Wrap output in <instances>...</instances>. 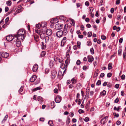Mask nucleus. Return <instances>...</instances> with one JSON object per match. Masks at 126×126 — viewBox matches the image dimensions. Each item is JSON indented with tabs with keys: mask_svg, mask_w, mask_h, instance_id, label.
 I'll list each match as a JSON object with an SVG mask.
<instances>
[{
	"mask_svg": "<svg viewBox=\"0 0 126 126\" xmlns=\"http://www.w3.org/2000/svg\"><path fill=\"white\" fill-rule=\"evenodd\" d=\"M40 35L41 39H45L46 43L48 42L49 39V37L48 36H46L45 33H42Z\"/></svg>",
	"mask_w": 126,
	"mask_h": 126,
	"instance_id": "nucleus-1",
	"label": "nucleus"
},
{
	"mask_svg": "<svg viewBox=\"0 0 126 126\" xmlns=\"http://www.w3.org/2000/svg\"><path fill=\"white\" fill-rule=\"evenodd\" d=\"M57 74V72L55 69L52 70L51 72L50 75L51 77V79H54L56 78Z\"/></svg>",
	"mask_w": 126,
	"mask_h": 126,
	"instance_id": "nucleus-2",
	"label": "nucleus"
},
{
	"mask_svg": "<svg viewBox=\"0 0 126 126\" xmlns=\"http://www.w3.org/2000/svg\"><path fill=\"white\" fill-rule=\"evenodd\" d=\"M67 38L66 37H64L63 38L61 43V46L62 47H63L64 46L67 41Z\"/></svg>",
	"mask_w": 126,
	"mask_h": 126,
	"instance_id": "nucleus-3",
	"label": "nucleus"
},
{
	"mask_svg": "<svg viewBox=\"0 0 126 126\" xmlns=\"http://www.w3.org/2000/svg\"><path fill=\"white\" fill-rule=\"evenodd\" d=\"M14 36L17 38L16 40H18L20 41H22V40L25 39V36L24 35L22 36L18 34L15 35H14Z\"/></svg>",
	"mask_w": 126,
	"mask_h": 126,
	"instance_id": "nucleus-4",
	"label": "nucleus"
},
{
	"mask_svg": "<svg viewBox=\"0 0 126 126\" xmlns=\"http://www.w3.org/2000/svg\"><path fill=\"white\" fill-rule=\"evenodd\" d=\"M0 55L2 57L5 58H7L9 56V54L8 53L3 51L0 52Z\"/></svg>",
	"mask_w": 126,
	"mask_h": 126,
	"instance_id": "nucleus-5",
	"label": "nucleus"
},
{
	"mask_svg": "<svg viewBox=\"0 0 126 126\" xmlns=\"http://www.w3.org/2000/svg\"><path fill=\"white\" fill-rule=\"evenodd\" d=\"M25 33V31L23 29H19L17 32V34L22 35V36L24 35Z\"/></svg>",
	"mask_w": 126,
	"mask_h": 126,
	"instance_id": "nucleus-6",
	"label": "nucleus"
},
{
	"mask_svg": "<svg viewBox=\"0 0 126 126\" xmlns=\"http://www.w3.org/2000/svg\"><path fill=\"white\" fill-rule=\"evenodd\" d=\"M63 25L62 24L58 23L56 24L55 26V27L56 29L58 30L62 29V28L63 27Z\"/></svg>",
	"mask_w": 126,
	"mask_h": 126,
	"instance_id": "nucleus-7",
	"label": "nucleus"
},
{
	"mask_svg": "<svg viewBox=\"0 0 126 126\" xmlns=\"http://www.w3.org/2000/svg\"><path fill=\"white\" fill-rule=\"evenodd\" d=\"M63 74H62V72L60 70L59 71L57 75V78L59 79V80H60L63 78Z\"/></svg>",
	"mask_w": 126,
	"mask_h": 126,
	"instance_id": "nucleus-8",
	"label": "nucleus"
},
{
	"mask_svg": "<svg viewBox=\"0 0 126 126\" xmlns=\"http://www.w3.org/2000/svg\"><path fill=\"white\" fill-rule=\"evenodd\" d=\"M68 27L67 25H65L63 30V33L64 34H66L68 33Z\"/></svg>",
	"mask_w": 126,
	"mask_h": 126,
	"instance_id": "nucleus-9",
	"label": "nucleus"
},
{
	"mask_svg": "<svg viewBox=\"0 0 126 126\" xmlns=\"http://www.w3.org/2000/svg\"><path fill=\"white\" fill-rule=\"evenodd\" d=\"M63 34V32L62 31H59L56 33L57 36L59 38L62 37Z\"/></svg>",
	"mask_w": 126,
	"mask_h": 126,
	"instance_id": "nucleus-10",
	"label": "nucleus"
},
{
	"mask_svg": "<svg viewBox=\"0 0 126 126\" xmlns=\"http://www.w3.org/2000/svg\"><path fill=\"white\" fill-rule=\"evenodd\" d=\"M87 59L88 61L90 63H92L94 59L93 57L91 55H89L88 56Z\"/></svg>",
	"mask_w": 126,
	"mask_h": 126,
	"instance_id": "nucleus-11",
	"label": "nucleus"
},
{
	"mask_svg": "<svg viewBox=\"0 0 126 126\" xmlns=\"http://www.w3.org/2000/svg\"><path fill=\"white\" fill-rule=\"evenodd\" d=\"M6 38V40L10 42L12 41L14 38V37L11 35H10L8 36H7Z\"/></svg>",
	"mask_w": 126,
	"mask_h": 126,
	"instance_id": "nucleus-12",
	"label": "nucleus"
},
{
	"mask_svg": "<svg viewBox=\"0 0 126 126\" xmlns=\"http://www.w3.org/2000/svg\"><path fill=\"white\" fill-rule=\"evenodd\" d=\"M61 97L60 96L57 95L55 99V101L56 103H59L61 101Z\"/></svg>",
	"mask_w": 126,
	"mask_h": 126,
	"instance_id": "nucleus-13",
	"label": "nucleus"
},
{
	"mask_svg": "<svg viewBox=\"0 0 126 126\" xmlns=\"http://www.w3.org/2000/svg\"><path fill=\"white\" fill-rule=\"evenodd\" d=\"M37 76L36 75H32L30 79V81L31 82H33L36 79Z\"/></svg>",
	"mask_w": 126,
	"mask_h": 126,
	"instance_id": "nucleus-14",
	"label": "nucleus"
},
{
	"mask_svg": "<svg viewBox=\"0 0 126 126\" xmlns=\"http://www.w3.org/2000/svg\"><path fill=\"white\" fill-rule=\"evenodd\" d=\"M46 34L49 36L51 35L52 34V32L51 30L50 29H47L46 31Z\"/></svg>",
	"mask_w": 126,
	"mask_h": 126,
	"instance_id": "nucleus-15",
	"label": "nucleus"
},
{
	"mask_svg": "<svg viewBox=\"0 0 126 126\" xmlns=\"http://www.w3.org/2000/svg\"><path fill=\"white\" fill-rule=\"evenodd\" d=\"M38 68V65L36 64H35L33 66L32 71L34 72H36Z\"/></svg>",
	"mask_w": 126,
	"mask_h": 126,
	"instance_id": "nucleus-16",
	"label": "nucleus"
},
{
	"mask_svg": "<svg viewBox=\"0 0 126 126\" xmlns=\"http://www.w3.org/2000/svg\"><path fill=\"white\" fill-rule=\"evenodd\" d=\"M67 67V66L66 64H65L64 63H62L60 66L61 68L63 69H65L66 70Z\"/></svg>",
	"mask_w": 126,
	"mask_h": 126,
	"instance_id": "nucleus-17",
	"label": "nucleus"
},
{
	"mask_svg": "<svg viewBox=\"0 0 126 126\" xmlns=\"http://www.w3.org/2000/svg\"><path fill=\"white\" fill-rule=\"evenodd\" d=\"M70 56H66V59L65 60V64L67 66L68 64L69 63L70 61Z\"/></svg>",
	"mask_w": 126,
	"mask_h": 126,
	"instance_id": "nucleus-18",
	"label": "nucleus"
},
{
	"mask_svg": "<svg viewBox=\"0 0 126 126\" xmlns=\"http://www.w3.org/2000/svg\"><path fill=\"white\" fill-rule=\"evenodd\" d=\"M24 8L23 7H21L20 8V7H18V9L17 10L16 12V14L18 13L21 12H22Z\"/></svg>",
	"mask_w": 126,
	"mask_h": 126,
	"instance_id": "nucleus-19",
	"label": "nucleus"
},
{
	"mask_svg": "<svg viewBox=\"0 0 126 126\" xmlns=\"http://www.w3.org/2000/svg\"><path fill=\"white\" fill-rule=\"evenodd\" d=\"M21 41L18 40H16V45L17 47H20L21 44Z\"/></svg>",
	"mask_w": 126,
	"mask_h": 126,
	"instance_id": "nucleus-20",
	"label": "nucleus"
},
{
	"mask_svg": "<svg viewBox=\"0 0 126 126\" xmlns=\"http://www.w3.org/2000/svg\"><path fill=\"white\" fill-rule=\"evenodd\" d=\"M58 22L57 18H53L50 21V22L53 24L56 23Z\"/></svg>",
	"mask_w": 126,
	"mask_h": 126,
	"instance_id": "nucleus-21",
	"label": "nucleus"
},
{
	"mask_svg": "<svg viewBox=\"0 0 126 126\" xmlns=\"http://www.w3.org/2000/svg\"><path fill=\"white\" fill-rule=\"evenodd\" d=\"M41 26L42 27H46L47 25V23L46 22H42L41 23Z\"/></svg>",
	"mask_w": 126,
	"mask_h": 126,
	"instance_id": "nucleus-22",
	"label": "nucleus"
},
{
	"mask_svg": "<svg viewBox=\"0 0 126 126\" xmlns=\"http://www.w3.org/2000/svg\"><path fill=\"white\" fill-rule=\"evenodd\" d=\"M105 117H104L101 119L100 121V123L101 124L104 125L106 122V119H105Z\"/></svg>",
	"mask_w": 126,
	"mask_h": 126,
	"instance_id": "nucleus-23",
	"label": "nucleus"
},
{
	"mask_svg": "<svg viewBox=\"0 0 126 126\" xmlns=\"http://www.w3.org/2000/svg\"><path fill=\"white\" fill-rule=\"evenodd\" d=\"M42 48L43 49H45L46 48V44L44 43L43 42H41Z\"/></svg>",
	"mask_w": 126,
	"mask_h": 126,
	"instance_id": "nucleus-24",
	"label": "nucleus"
},
{
	"mask_svg": "<svg viewBox=\"0 0 126 126\" xmlns=\"http://www.w3.org/2000/svg\"><path fill=\"white\" fill-rule=\"evenodd\" d=\"M37 99L40 102H42L43 101V98L41 96H39L37 97Z\"/></svg>",
	"mask_w": 126,
	"mask_h": 126,
	"instance_id": "nucleus-25",
	"label": "nucleus"
},
{
	"mask_svg": "<svg viewBox=\"0 0 126 126\" xmlns=\"http://www.w3.org/2000/svg\"><path fill=\"white\" fill-rule=\"evenodd\" d=\"M72 83L73 84H75L77 82V80L74 78H72L71 80Z\"/></svg>",
	"mask_w": 126,
	"mask_h": 126,
	"instance_id": "nucleus-26",
	"label": "nucleus"
},
{
	"mask_svg": "<svg viewBox=\"0 0 126 126\" xmlns=\"http://www.w3.org/2000/svg\"><path fill=\"white\" fill-rule=\"evenodd\" d=\"M54 64V62L53 61H50L49 63V65L50 67H52Z\"/></svg>",
	"mask_w": 126,
	"mask_h": 126,
	"instance_id": "nucleus-27",
	"label": "nucleus"
},
{
	"mask_svg": "<svg viewBox=\"0 0 126 126\" xmlns=\"http://www.w3.org/2000/svg\"><path fill=\"white\" fill-rule=\"evenodd\" d=\"M112 63H110L108 65V69L109 70H110L112 68Z\"/></svg>",
	"mask_w": 126,
	"mask_h": 126,
	"instance_id": "nucleus-28",
	"label": "nucleus"
},
{
	"mask_svg": "<svg viewBox=\"0 0 126 126\" xmlns=\"http://www.w3.org/2000/svg\"><path fill=\"white\" fill-rule=\"evenodd\" d=\"M86 92L88 93L86 94V97L87 98V99H88L89 97V93L90 92V89H86Z\"/></svg>",
	"mask_w": 126,
	"mask_h": 126,
	"instance_id": "nucleus-29",
	"label": "nucleus"
},
{
	"mask_svg": "<svg viewBox=\"0 0 126 126\" xmlns=\"http://www.w3.org/2000/svg\"><path fill=\"white\" fill-rule=\"evenodd\" d=\"M35 32L39 35H40L42 33V31H41L40 30V29H37V30H36Z\"/></svg>",
	"mask_w": 126,
	"mask_h": 126,
	"instance_id": "nucleus-30",
	"label": "nucleus"
},
{
	"mask_svg": "<svg viewBox=\"0 0 126 126\" xmlns=\"http://www.w3.org/2000/svg\"><path fill=\"white\" fill-rule=\"evenodd\" d=\"M8 116L7 115H6L4 117L3 119V120L2 121V123H3L5 122V121L7 120L8 117Z\"/></svg>",
	"mask_w": 126,
	"mask_h": 126,
	"instance_id": "nucleus-31",
	"label": "nucleus"
},
{
	"mask_svg": "<svg viewBox=\"0 0 126 126\" xmlns=\"http://www.w3.org/2000/svg\"><path fill=\"white\" fill-rule=\"evenodd\" d=\"M85 108L87 111H88L89 109V104L87 103L85 106Z\"/></svg>",
	"mask_w": 126,
	"mask_h": 126,
	"instance_id": "nucleus-32",
	"label": "nucleus"
},
{
	"mask_svg": "<svg viewBox=\"0 0 126 126\" xmlns=\"http://www.w3.org/2000/svg\"><path fill=\"white\" fill-rule=\"evenodd\" d=\"M48 124L50 126H53L54 125L53 121L51 120H49L48 122Z\"/></svg>",
	"mask_w": 126,
	"mask_h": 126,
	"instance_id": "nucleus-33",
	"label": "nucleus"
},
{
	"mask_svg": "<svg viewBox=\"0 0 126 126\" xmlns=\"http://www.w3.org/2000/svg\"><path fill=\"white\" fill-rule=\"evenodd\" d=\"M70 119L69 117H68L67 118V120L66 121V123L67 125L69 124L70 122Z\"/></svg>",
	"mask_w": 126,
	"mask_h": 126,
	"instance_id": "nucleus-34",
	"label": "nucleus"
},
{
	"mask_svg": "<svg viewBox=\"0 0 126 126\" xmlns=\"http://www.w3.org/2000/svg\"><path fill=\"white\" fill-rule=\"evenodd\" d=\"M80 45H81V43L80 42L78 41L77 42V47H78L79 48H80Z\"/></svg>",
	"mask_w": 126,
	"mask_h": 126,
	"instance_id": "nucleus-35",
	"label": "nucleus"
},
{
	"mask_svg": "<svg viewBox=\"0 0 126 126\" xmlns=\"http://www.w3.org/2000/svg\"><path fill=\"white\" fill-rule=\"evenodd\" d=\"M42 89L40 87H37L35 88L33 90V91H35L38 90H40Z\"/></svg>",
	"mask_w": 126,
	"mask_h": 126,
	"instance_id": "nucleus-36",
	"label": "nucleus"
},
{
	"mask_svg": "<svg viewBox=\"0 0 126 126\" xmlns=\"http://www.w3.org/2000/svg\"><path fill=\"white\" fill-rule=\"evenodd\" d=\"M106 93L105 90H104L103 91L101 92L100 94V95H105L106 94Z\"/></svg>",
	"mask_w": 126,
	"mask_h": 126,
	"instance_id": "nucleus-37",
	"label": "nucleus"
},
{
	"mask_svg": "<svg viewBox=\"0 0 126 126\" xmlns=\"http://www.w3.org/2000/svg\"><path fill=\"white\" fill-rule=\"evenodd\" d=\"M90 50L91 54L93 55L94 54V51L93 47L91 48Z\"/></svg>",
	"mask_w": 126,
	"mask_h": 126,
	"instance_id": "nucleus-38",
	"label": "nucleus"
},
{
	"mask_svg": "<svg viewBox=\"0 0 126 126\" xmlns=\"http://www.w3.org/2000/svg\"><path fill=\"white\" fill-rule=\"evenodd\" d=\"M40 82V80L39 79H37L36 81L34 82V84L35 85H37Z\"/></svg>",
	"mask_w": 126,
	"mask_h": 126,
	"instance_id": "nucleus-39",
	"label": "nucleus"
},
{
	"mask_svg": "<svg viewBox=\"0 0 126 126\" xmlns=\"http://www.w3.org/2000/svg\"><path fill=\"white\" fill-rule=\"evenodd\" d=\"M6 4L7 5L10 6L11 5L12 2L10 0H8L6 2Z\"/></svg>",
	"mask_w": 126,
	"mask_h": 126,
	"instance_id": "nucleus-40",
	"label": "nucleus"
},
{
	"mask_svg": "<svg viewBox=\"0 0 126 126\" xmlns=\"http://www.w3.org/2000/svg\"><path fill=\"white\" fill-rule=\"evenodd\" d=\"M46 53L45 51H42L41 54V56L42 57H44L46 54Z\"/></svg>",
	"mask_w": 126,
	"mask_h": 126,
	"instance_id": "nucleus-41",
	"label": "nucleus"
},
{
	"mask_svg": "<svg viewBox=\"0 0 126 126\" xmlns=\"http://www.w3.org/2000/svg\"><path fill=\"white\" fill-rule=\"evenodd\" d=\"M92 43L90 41H88L87 43V45L88 46H90L92 45Z\"/></svg>",
	"mask_w": 126,
	"mask_h": 126,
	"instance_id": "nucleus-42",
	"label": "nucleus"
},
{
	"mask_svg": "<svg viewBox=\"0 0 126 126\" xmlns=\"http://www.w3.org/2000/svg\"><path fill=\"white\" fill-rule=\"evenodd\" d=\"M70 51V49H68L67 50L66 53V56H70L69 52Z\"/></svg>",
	"mask_w": 126,
	"mask_h": 126,
	"instance_id": "nucleus-43",
	"label": "nucleus"
},
{
	"mask_svg": "<svg viewBox=\"0 0 126 126\" xmlns=\"http://www.w3.org/2000/svg\"><path fill=\"white\" fill-rule=\"evenodd\" d=\"M36 28H37L38 29H39L40 27H41V24L39 23L38 24H36Z\"/></svg>",
	"mask_w": 126,
	"mask_h": 126,
	"instance_id": "nucleus-44",
	"label": "nucleus"
},
{
	"mask_svg": "<svg viewBox=\"0 0 126 126\" xmlns=\"http://www.w3.org/2000/svg\"><path fill=\"white\" fill-rule=\"evenodd\" d=\"M122 49H119L118 51V54L119 55L121 56V53L122 52Z\"/></svg>",
	"mask_w": 126,
	"mask_h": 126,
	"instance_id": "nucleus-45",
	"label": "nucleus"
},
{
	"mask_svg": "<svg viewBox=\"0 0 126 126\" xmlns=\"http://www.w3.org/2000/svg\"><path fill=\"white\" fill-rule=\"evenodd\" d=\"M58 44L57 42H56L55 43V45L54 47L56 49L58 47Z\"/></svg>",
	"mask_w": 126,
	"mask_h": 126,
	"instance_id": "nucleus-46",
	"label": "nucleus"
},
{
	"mask_svg": "<svg viewBox=\"0 0 126 126\" xmlns=\"http://www.w3.org/2000/svg\"><path fill=\"white\" fill-rule=\"evenodd\" d=\"M101 81L100 80H98L96 83V85L98 86L101 85Z\"/></svg>",
	"mask_w": 126,
	"mask_h": 126,
	"instance_id": "nucleus-47",
	"label": "nucleus"
},
{
	"mask_svg": "<svg viewBox=\"0 0 126 126\" xmlns=\"http://www.w3.org/2000/svg\"><path fill=\"white\" fill-rule=\"evenodd\" d=\"M92 33L91 32H89L88 33V36L89 37H90L92 35Z\"/></svg>",
	"mask_w": 126,
	"mask_h": 126,
	"instance_id": "nucleus-48",
	"label": "nucleus"
},
{
	"mask_svg": "<svg viewBox=\"0 0 126 126\" xmlns=\"http://www.w3.org/2000/svg\"><path fill=\"white\" fill-rule=\"evenodd\" d=\"M49 72V70L48 68H46L45 70V74H47Z\"/></svg>",
	"mask_w": 126,
	"mask_h": 126,
	"instance_id": "nucleus-49",
	"label": "nucleus"
},
{
	"mask_svg": "<svg viewBox=\"0 0 126 126\" xmlns=\"http://www.w3.org/2000/svg\"><path fill=\"white\" fill-rule=\"evenodd\" d=\"M122 17L120 15H118L117 17V20H118L119 19H121Z\"/></svg>",
	"mask_w": 126,
	"mask_h": 126,
	"instance_id": "nucleus-50",
	"label": "nucleus"
},
{
	"mask_svg": "<svg viewBox=\"0 0 126 126\" xmlns=\"http://www.w3.org/2000/svg\"><path fill=\"white\" fill-rule=\"evenodd\" d=\"M78 112L79 114L84 113V111L82 109H79L78 110Z\"/></svg>",
	"mask_w": 126,
	"mask_h": 126,
	"instance_id": "nucleus-51",
	"label": "nucleus"
},
{
	"mask_svg": "<svg viewBox=\"0 0 126 126\" xmlns=\"http://www.w3.org/2000/svg\"><path fill=\"white\" fill-rule=\"evenodd\" d=\"M58 89L57 88H55L54 90V92L55 93L57 94L58 93Z\"/></svg>",
	"mask_w": 126,
	"mask_h": 126,
	"instance_id": "nucleus-52",
	"label": "nucleus"
},
{
	"mask_svg": "<svg viewBox=\"0 0 126 126\" xmlns=\"http://www.w3.org/2000/svg\"><path fill=\"white\" fill-rule=\"evenodd\" d=\"M101 38L102 40H105L106 39V36L104 35H101Z\"/></svg>",
	"mask_w": 126,
	"mask_h": 126,
	"instance_id": "nucleus-53",
	"label": "nucleus"
},
{
	"mask_svg": "<svg viewBox=\"0 0 126 126\" xmlns=\"http://www.w3.org/2000/svg\"><path fill=\"white\" fill-rule=\"evenodd\" d=\"M112 75V73H109L107 74V76L108 78H110L111 76Z\"/></svg>",
	"mask_w": 126,
	"mask_h": 126,
	"instance_id": "nucleus-54",
	"label": "nucleus"
},
{
	"mask_svg": "<svg viewBox=\"0 0 126 126\" xmlns=\"http://www.w3.org/2000/svg\"><path fill=\"white\" fill-rule=\"evenodd\" d=\"M23 87H21L20 88L19 90V92L20 94H21V93H20L23 91Z\"/></svg>",
	"mask_w": 126,
	"mask_h": 126,
	"instance_id": "nucleus-55",
	"label": "nucleus"
},
{
	"mask_svg": "<svg viewBox=\"0 0 126 126\" xmlns=\"http://www.w3.org/2000/svg\"><path fill=\"white\" fill-rule=\"evenodd\" d=\"M68 87L70 89H72L74 87V86L73 84H70L69 85Z\"/></svg>",
	"mask_w": 126,
	"mask_h": 126,
	"instance_id": "nucleus-56",
	"label": "nucleus"
},
{
	"mask_svg": "<svg viewBox=\"0 0 126 126\" xmlns=\"http://www.w3.org/2000/svg\"><path fill=\"white\" fill-rule=\"evenodd\" d=\"M59 19L63 20H65L66 19V18L63 16H60L59 17Z\"/></svg>",
	"mask_w": 126,
	"mask_h": 126,
	"instance_id": "nucleus-57",
	"label": "nucleus"
},
{
	"mask_svg": "<svg viewBox=\"0 0 126 126\" xmlns=\"http://www.w3.org/2000/svg\"><path fill=\"white\" fill-rule=\"evenodd\" d=\"M84 121L87 122L89 121V118L88 117H86L84 119Z\"/></svg>",
	"mask_w": 126,
	"mask_h": 126,
	"instance_id": "nucleus-58",
	"label": "nucleus"
},
{
	"mask_svg": "<svg viewBox=\"0 0 126 126\" xmlns=\"http://www.w3.org/2000/svg\"><path fill=\"white\" fill-rule=\"evenodd\" d=\"M85 5L88 6H89V3L88 1H87L85 3Z\"/></svg>",
	"mask_w": 126,
	"mask_h": 126,
	"instance_id": "nucleus-59",
	"label": "nucleus"
},
{
	"mask_svg": "<svg viewBox=\"0 0 126 126\" xmlns=\"http://www.w3.org/2000/svg\"><path fill=\"white\" fill-rule=\"evenodd\" d=\"M125 76L124 75H122L121 76V78L122 80H124L125 79Z\"/></svg>",
	"mask_w": 126,
	"mask_h": 126,
	"instance_id": "nucleus-60",
	"label": "nucleus"
},
{
	"mask_svg": "<svg viewBox=\"0 0 126 126\" xmlns=\"http://www.w3.org/2000/svg\"><path fill=\"white\" fill-rule=\"evenodd\" d=\"M76 64L78 65H79L80 64V60H78L76 62Z\"/></svg>",
	"mask_w": 126,
	"mask_h": 126,
	"instance_id": "nucleus-61",
	"label": "nucleus"
},
{
	"mask_svg": "<svg viewBox=\"0 0 126 126\" xmlns=\"http://www.w3.org/2000/svg\"><path fill=\"white\" fill-rule=\"evenodd\" d=\"M81 30L82 31H83L84 29V27L83 25H81L80 26Z\"/></svg>",
	"mask_w": 126,
	"mask_h": 126,
	"instance_id": "nucleus-62",
	"label": "nucleus"
},
{
	"mask_svg": "<svg viewBox=\"0 0 126 126\" xmlns=\"http://www.w3.org/2000/svg\"><path fill=\"white\" fill-rule=\"evenodd\" d=\"M9 19V17H7L5 20V22L6 23H7L8 22Z\"/></svg>",
	"mask_w": 126,
	"mask_h": 126,
	"instance_id": "nucleus-63",
	"label": "nucleus"
},
{
	"mask_svg": "<svg viewBox=\"0 0 126 126\" xmlns=\"http://www.w3.org/2000/svg\"><path fill=\"white\" fill-rule=\"evenodd\" d=\"M126 56V52H124L123 53V58L124 59L125 58Z\"/></svg>",
	"mask_w": 126,
	"mask_h": 126,
	"instance_id": "nucleus-64",
	"label": "nucleus"
}]
</instances>
